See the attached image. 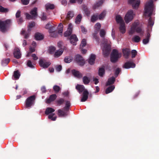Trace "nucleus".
I'll return each instance as SVG.
<instances>
[{
  "label": "nucleus",
  "instance_id": "obj_1",
  "mask_svg": "<svg viewBox=\"0 0 159 159\" xmlns=\"http://www.w3.org/2000/svg\"><path fill=\"white\" fill-rule=\"evenodd\" d=\"M155 9L153 0H149L146 3L144 7V15L145 16L149 17L147 31H149L150 29L152 30V27L154 25V21L151 16L153 14L154 11H155Z\"/></svg>",
  "mask_w": 159,
  "mask_h": 159
},
{
  "label": "nucleus",
  "instance_id": "obj_2",
  "mask_svg": "<svg viewBox=\"0 0 159 159\" xmlns=\"http://www.w3.org/2000/svg\"><path fill=\"white\" fill-rule=\"evenodd\" d=\"M139 25V23L138 22H135L132 25L129 31L130 34H133L136 31L137 33H139L140 36H143L144 31L142 30L141 27L138 26Z\"/></svg>",
  "mask_w": 159,
  "mask_h": 159
},
{
  "label": "nucleus",
  "instance_id": "obj_3",
  "mask_svg": "<svg viewBox=\"0 0 159 159\" xmlns=\"http://www.w3.org/2000/svg\"><path fill=\"white\" fill-rule=\"evenodd\" d=\"M70 103L69 101H66V106L64 108V111L62 109H59L58 110L57 114L59 117H64L68 115V113L67 112L69 111L70 107Z\"/></svg>",
  "mask_w": 159,
  "mask_h": 159
},
{
  "label": "nucleus",
  "instance_id": "obj_4",
  "mask_svg": "<svg viewBox=\"0 0 159 159\" xmlns=\"http://www.w3.org/2000/svg\"><path fill=\"white\" fill-rule=\"evenodd\" d=\"M35 99V96L34 95L31 96L27 98L25 101V107L26 108H30L34 105Z\"/></svg>",
  "mask_w": 159,
  "mask_h": 159
},
{
  "label": "nucleus",
  "instance_id": "obj_5",
  "mask_svg": "<svg viewBox=\"0 0 159 159\" xmlns=\"http://www.w3.org/2000/svg\"><path fill=\"white\" fill-rule=\"evenodd\" d=\"M120 57L117 50L115 49H113L111 55V61L115 63L118 61Z\"/></svg>",
  "mask_w": 159,
  "mask_h": 159
},
{
  "label": "nucleus",
  "instance_id": "obj_6",
  "mask_svg": "<svg viewBox=\"0 0 159 159\" xmlns=\"http://www.w3.org/2000/svg\"><path fill=\"white\" fill-rule=\"evenodd\" d=\"M135 14H134L133 10H129L126 14L125 17V20L126 23L131 21L133 19Z\"/></svg>",
  "mask_w": 159,
  "mask_h": 159
},
{
  "label": "nucleus",
  "instance_id": "obj_7",
  "mask_svg": "<svg viewBox=\"0 0 159 159\" xmlns=\"http://www.w3.org/2000/svg\"><path fill=\"white\" fill-rule=\"evenodd\" d=\"M75 61L80 66H83L85 63L83 57L80 55H77L75 56Z\"/></svg>",
  "mask_w": 159,
  "mask_h": 159
},
{
  "label": "nucleus",
  "instance_id": "obj_8",
  "mask_svg": "<svg viewBox=\"0 0 159 159\" xmlns=\"http://www.w3.org/2000/svg\"><path fill=\"white\" fill-rule=\"evenodd\" d=\"M129 3L131 5L133 9H137L140 4V0H129Z\"/></svg>",
  "mask_w": 159,
  "mask_h": 159
},
{
  "label": "nucleus",
  "instance_id": "obj_9",
  "mask_svg": "<svg viewBox=\"0 0 159 159\" xmlns=\"http://www.w3.org/2000/svg\"><path fill=\"white\" fill-rule=\"evenodd\" d=\"M111 50V46L109 44H106L104 46L103 50V54L104 57L108 56L110 54Z\"/></svg>",
  "mask_w": 159,
  "mask_h": 159
},
{
  "label": "nucleus",
  "instance_id": "obj_10",
  "mask_svg": "<svg viewBox=\"0 0 159 159\" xmlns=\"http://www.w3.org/2000/svg\"><path fill=\"white\" fill-rule=\"evenodd\" d=\"M40 66L44 68H48L51 64L49 61H47L43 59H40L39 61Z\"/></svg>",
  "mask_w": 159,
  "mask_h": 159
},
{
  "label": "nucleus",
  "instance_id": "obj_11",
  "mask_svg": "<svg viewBox=\"0 0 159 159\" xmlns=\"http://www.w3.org/2000/svg\"><path fill=\"white\" fill-rule=\"evenodd\" d=\"M67 39L70 40V43L74 45H76V42L78 40L76 35L75 34L72 35Z\"/></svg>",
  "mask_w": 159,
  "mask_h": 159
},
{
  "label": "nucleus",
  "instance_id": "obj_12",
  "mask_svg": "<svg viewBox=\"0 0 159 159\" xmlns=\"http://www.w3.org/2000/svg\"><path fill=\"white\" fill-rule=\"evenodd\" d=\"M135 66V64L133 62L128 61L125 62L122 66V67L124 69H128L130 68H134Z\"/></svg>",
  "mask_w": 159,
  "mask_h": 159
},
{
  "label": "nucleus",
  "instance_id": "obj_13",
  "mask_svg": "<svg viewBox=\"0 0 159 159\" xmlns=\"http://www.w3.org/2000/svg\"><path fill=\"white\" fill-rule=\"evenodd\" d=\"M122 52L123 56L126 59L128 58L130 53V49L128 48H126L122 49Z\"/></svg>",
  "mask_w": 159,
  "mask_h": 159
},
{
  "label": "nucleus",
  "instance_id": "obj_14",
  "mask_svg": "<svg viewBox=\"0 0 159 159\" xmlns=\"http://www.w3.org/2000/svg\"><path fill=\"white\" fill-rule=\"evenodd\" d=\"M13 54L14 57L17 59H19L21 57V54L20 50L18 48H16L15 49Z\"/></svg>",
  "mask_w": 159,
  "mask_h": 159
},
{
  "label": "nucleus",
  "instance_id": "obj_15",
  "mask_svg": "<svg viewBox=\"0 0 159 159\" xmlns=\"http://www.w3.org/2000/svg\"><path fill=\"white\" fill-rule=\"evenodd\" d=\"M71 72L73 75L75 77L80 78L82 77V74L78 71L73 69L71 70Z\"/></svg>",
  "mask_w": 159,
  "mask_h": 159
},
{
  "label": "nucleus",
  "instance_id": "obj_16",
  "mask_svg": "<svg viewBox=\"0 0 159 159\" xmlns=\"http://www.w3.org/2000/svg\"><path fill=\"white\" fill-rule=\"evenodd\" d=\"M89 94V92L87 89H85L83 91V96L81 99V101L82 102L85 101L88 98Z\"/></svg>",
  "mask_w": 159,
  "mask_h": 159
},
{
  "label": "nucleus",
  "instance_id": "obj_17",
  "mask_svg": "<svg viewBox=\"0 0 159 159\" xmlns=\"http://www.w3.org/2000/svg\"><path fill=\"white\" fill-rule=\"evenodd\" d=\"M57 96L56 94H53L50 96L49 98L46 101L47 103H50L52 102L56 98Z\"/></svg>",
  "mask_w": 159,
  "mask_h": 159
},
{
  "label": "nucleus",
  "instance_id": "obj_18",
  "mask_svg": "<svg viewBox=\"0 0 159 159\" xmlns=\"http://www.w3.org/2000/svg\"><path fill=\"white\" fill-rule=\"evenodd\" d=\"M150 31H147V35L146 38L143 40V43L144 44H146L148 43L150 39L151 35L150 33Z\"/></svg>",
  "mask_w": 159,
  "mask_h": 159
},
{
  "label": "nucleus",
  "instance_id": "obj_19",
  "mask_svg": "<svg viewBox=\"0 0 159 159\" xmlns=\"http://www.w3.org/2000/svg\"><path fill=\"white\" fill-rule=\"evenodd\" d=\"M75 88L80 93L85 90V87L83 85L78 84L76 86Z\"/></svg>",
  "mask_w": 159,
  "mask_h": 159
},
{
  "label": "nucleus",
  "instance_id": "obj_20",
  "mask_svg": "<svg viewBox=\"0 0 159 159\" xmlns=\"http://www.w3.org/2000/svg\"><path fill=\"white\" fill-rule=\"evenodd\" d=\"M35 39L37 40H40L43 39L44 35L39 33H36L34 35Z\"/></svg>",
  "mask_w": 159,
  "mask_h": 159
},
{
  "label": "nucleus",
  "instance_id": "obj_21",
  "mask_svg": "<svg viewBox=\"0 0 159 159\" xmlns=\"http://www.w3.org/2000/svg\"><path fill=\"white\" fill-rule=\"evenodd\" d=\"M37 8L36 7H34L30 11V14L35 19L38 16V14L37 12Z\"/></svg>",
  "mask_w": 159,
  "mask_h": 159
},
{
  "label": "nucleus",
  "instance_id": "obj_22",
  "mask_svg": "<svg viewBox=\"0 0 159 159\" xmlns=\"http://www.w3.org/2000/svg\"><path fill=\"white\" fill-rule=\"evenodd\" d=\"M96 58V56L95 55L91 54L89 61V63L91 65H93L94 63V61Z\"/></svg>",
  "mask_w": 159,
  "mask_h": 159
},
{
  "label": "nucleus",
  "instance_id": "obj_23",
  "mask_svg": "<svg viewBox=\"0 0 159 159\" xmlns=\"http://www.w3.org/2000/svg\"><path fill=\"white\" fill-rule=\"evenodd\" d=\"M115 81V78L114 76L108 79V81L106 84V85L107 86L113 84Z\"/></svg>",
  "mask_w": 159,
  "mask_h": 159
},
{
  "label": "nucleus",
  "instance_id": "obj_24",
  "mask_svg": "<svg viewBox=\"0 0 159 159\" xmlns=\"http://www.w3.org/2000/svg\"><path fill=\"white\" fill-rule=\"evenodd\" d=\"M65 102V101L64 98H60L57 100L56 102L57 106H60L62 105Z\"/></svg>",
  "mask_w": 159,
  "mask_h": 159
},
{
  "label": "nucleus",
  "instance_id": "obj_25",
  "mask_svg": "<svg viewBox=\"0 0 159 159\" xmlns=\"http://www.w3.org/2000/svg\"><path fill=\"white\" fill-rule=\"evenodd\" d=\"M74 13L72 11H69L67 13L66 19L69 20L73 17L74 16Z\"/></svg>",
  "mask_w": 159,
  "mask_h": 159
},
{
  "label": "nucleus",
  "instance_id": "obj_26",
  "mask_svg": "<svg viewBox=\"0 0 159 159\" xmlns=\"http://www.w3.org/2000/svg\"><path fill=\"white\" fill-rule=\"evenodd\" d=\"M121 33L123 34L125 32V24L124 23H122L120 24V26L119 27Z\"/></svg>",
  "mask_w": 159,
  "mask_h": 159
},
{
  "label": "nucleus",
  "instance_id": "obj_27",
  "mask_svg": "<svg viewBox=\"0 0 159 159\" xmlns=\"http://www.w3.org/2000/svg\"><path fill=\"white\" fill-rule=\"evenodd\" d=\"M90 81V79L87 76H85L83 78V81L84 84L87 85L88 84Z\"/></svg>",
  "mask_w": 159,
  "mask_h": 159
},
{
  "label": "nucleus",
  "instance_id": "obj_28",
  "mask_svg": "<svg viewBox=\"0 0 159 159\" xmlns=\"http://www.w3.org/2000/svg\"><path fill=\"white\" fill-rule=\"evenodd\" d=\"M116 22L120 24L122 23H124L123 19L120 15H117L116 16Z\"/></svg>",
  "mask_w": 159,
  "mask_h": 159
},
{
  "label": "nucleus",
  "instance_id": "obj_29",
  "mask_svg": "<svg viewBox=\"0 0 159 159\" xmlns=\"http://www.w3.org/2000/svg\"><path fill=\"white\" fill-rule=\"evenodd\" d=\"M104 0H100L94 5L93 8L95 9L101 6L103 3Z\"/></svg>",
  "mask_w": 159,
  "mask_h": 159
},
{
  "label": "nucleus",
  "instance_id": "obj_30",
  "mask_svg": "<svg viewBox=\"0 0 159 159\" xmlns=\"http://www.w3.org/2000/svg\"><path fill=\"white\" fill-rule=\"evenodd\" d=\"M6 29V26L3 21H0V29L1 31L2 32H4Z\"/></svg>",
  "mask_w": 159,
  "mask_h": 159
},
{
  "label": "nucleus",
  "instance_id": "obj_31",
  "mask_svg": "<svg viewBox=\"0 0 159 159\" xmlns=\"http://www.w3.org/2000/svg\"><path fill=\"white\" fill-rule=\"evenodd\" d=\"M55 111V110L51 107H48L46 109L45 111V114L48 115L51 113Z\"/></svg>",
  "mask_w": 159,
  "mask_h": 159
},
{
  "label": "nucleus",
  "instance_id": "obj_32",
  "mask_svg": "<svg viewBox=\"0 0 159 159\" xmlns=\"http://www.w3.org/2000/svg\"><path fill=\"white\" fill-rule=\"evenodd\" d=\"M63 49H60L59 50H57L55 52L54 54V57H58L60 56L63 52Z\"/></svg>",
  "mask_w": 159,
  "mask_h": 159
},
{
  "label": "nucleus",
  "instance_id": "obj_33",
  "mask_svg": "<svg viewBox=\"0 0 159 159\" xmlns=\"http://www.w3.org/2000/svg\"><path fill=\"white\" fill-rule=\"evenodd\" d=\"M59 28L58 29V33L61 36L62 35V32L63 30V25L62 24L60 23L58 25Z\"/></svg>",
  "mask_w": 159,
  "mask_h": 159
},
{
  "label": "nucleus",
  "instance_id": "obj_34",
  "mask_svg": "<svg viewBox=\"0 0 159 159\" xmlns=\"http://www.w3.org/2000/svg\"><path fill=\"white\" fill-rule=\"evenodd\" d=\"M115 86L114 85H111L107 88L106 90L105 93L106 94H108L111 92L114 89Z\"/></svg>",
  "mask_w": 159,
  "mask_h": 159
},
{
  "label": "nucleus",
  "instance_id": "obj_35",
  "mask_svg": "<svg viewBox=\"0 0 159 159\" xmlns=\"http://www.w3.org/2000/svg\"><path fill=\"white\" fill-rule=\"evenodd\" d=\"M105 73L104 68L103 67L100 68L98 70V75L101 77H102Z\"/></svg>",
  "mask_w": 159,
  "mask_h": 159
},
{
  "label": "nucleus",
  "instance_id": "obj_36",
  "mask_svg": "<svg viewBox=\"0 0 159 159\" xmlns=\"http://www.w3.org/2000/svg\"><path fill=\"white\" fill-rule=\"evenodd\" d=\"M10 61V58H7L3 59L2 60L1 64L3 66H5L7 65L9 63Z\"/></svg>",
  "mask_w": 159,
  "mask_h": 159
},
{
  "label": "nucleus",
  "instance_id": "obj_37",
  "mask_svg": "<svg viewBox=\"0 0 159 159\" xmlns=\"http://www.w3.org/2000/svg\"><path fill=\"white\" fill-rule=\"evenodd\" d=\"M82 16L81 15L79 14L76 17L75 19V22L76 24H79L80 22Z\"/></svg>",
  "mask_w": 159,
  "mask_h": 159
},
{
  "label": "nucleus",
  "instance_id": "obj_38",
  "mask_svg": "<svg viewBox=\"0 0 159 159\" xmlns=\"http://www.w3.org/2000/svg\"><path fill=\"white\" fill-rule=\"evenodd\" d=\"M72 57L70 56L66 57L64 59V62L66 63H70L72 61Z\"/></svg>",
  "mask_w": 159,
  "mask_h": 159
},
{
  "label": "nucleus",
  "instance_id": "obj_39",
  "mask_svg": "<svg viewBox=\"0 0 159 159\" xmlns=\"http://www.w3.org/2000/svg\"><path fill=\"white\" fill-rule=\"evenodd\" d=\"M45 8L46 10L53 9L54 8V6L53 4H47L45 5Z\"/></svg>",
  "mask_w": 159,
  "mask_h": 159
},
{
  "label": "nucleus",
  "instance_id": "obj_40",
  "mask_svg": "<svg viewBox=\"0 0 159 159\" xmlns=\"http://www.w3.org/2000/svg\"><path fill=\"white\" fill-rule=\"evenodd\" d=\"M20 76V74L18 70L15 71L14 72L13 76L14 78L16 79H18L19 78Z\"/></svg>",
  "mask_w": 159,
  "mask_h": 159
},
{
  "label": "nucleus",
  "instance_id": "obj_41",
  "mask_svg": "<svg viewBox=\"0 0 159 159\" xmlns=\"http://www.w3.org/2000/svg\"><path fill=\"white\" fill-rule=\"evenodd\" d=\"M140 38L138 35L134 36L133 38H132V40L134 42L136 43H138L140 40Z\"/></svg>",
  "mask_w": 159,
  "mask_h": 159
},
{
  "label": "nucleus",
  "instance_id": "obj_42",
  "mask_svg": "<svg viewBox=\"0 0 159 159\" xmlns=\"http://www.w3.org/2000/svg\"><path fill=\"white\" fill-rule=\"evenodd\" d=\"M54 115L55 113H52L49 115L48 118L49 119H51L52 121H55L56 120L57 117L56 116H53Z\"/></svg>",
  "mask_w": 159,
  "mask_h": 159
},
{
  "label": "nucleus",
  "instance_id": "obj_43",
  "mask_svg": "<svg viewBox=\"0 0 159 159\" xmlns=\"http://www.w3.org/2000/svg\"><path fill=\"white\" fill-rule=\"evenodd\" d=\"M57 33V31H55L50 34V36L52 38H56L58 37V35Z\"/></svg>",
  "mask_w": 159,
  "mask_h": 159
},
{
  "label": "nucleus",
  "instance_id": "obj_44",
  "mask_svg": "<svg viewBox=\"0 0 159 159\" xmlns=\"http://www.w3.org/2000/svg\"><path fill=\"white\" fill-rule=\"evenodd\" d=\"M98 19V15L97 14L93 15L92 16L91 21L93 22H95Z\"/></svg>",
  "mask_w": 159,
  "mask_h": 159
},
{
  "label": "nucleus",
  "instance_id": "obj_45",
  "mask_svg": "<svg viewBox=\"0 0 159 159\" xmlns=\"http://www.w3.org/2000/svg\"><path fill=\"white\" fill-rule=\"evenodd\" d=\"M83 10L85 13L88 16H89L90 14V12L87 8L86 6H84L83 7Z\"/></svg>",
  "mask_w": 159,
  "mask_h": 159
},
{
  "label": "nucleus",
  "instance_id": "obj_46",
  "mask_svg": "<svg viewBox=\"0 0 159 159\" xmlns=\"http://www.w3.org/2000/svg\"><path fill=\"white\" fill-rule=\"evenodd\" d=\"M35 25V23L34 22H32L29 23V25L28 26L29 28L28 29V31L30 32L31 30V28L34 27Z\"/></svg>",
  "mask_w": 159,
  "mask_h": 159
},
{
  "label": "nucleus",
  "instance_id": "obj_47",
  "mask_svg": "<svg viewBox=\"0 0 159 159\" xmlns=\"http://www.w3.org/2000/svg\"><path fill=\"white\" fill-rule=\"evenodd\" d=\"M72 33V32L67 30L65 31L63 34L64 37H67L70 36Z\"/></svg>",
  "mask_w": 159,
  "mask_h": 159
},
{
  "label": "nucleus",
  "instance_id": "obj_48",
  "mask_svg": "<svg viewBox=\"0 0 159 159\" xmlns=\"http://www.w3.org/2000/svg\"><path fill=\"white\" fill-rule=\"evenodd\" d=\"M53 89L56 93H58L60 90V87L57 85H55L53 86Z\"/></svg>",
  "mask_w": 159,
  "mask_h": 159
},
{
  "label": "nucleus",
  "instance_id": "obj_49",
  "mask_svg": "<svg viewBox=\"0 0 159 159\" xmlns=\"http://www.w3.org/2000/svg\"><path fill=\"white\" fill-rule=\"evenodd\" d=\"M106 14V12L105 11H102L99 16L98 18L99 20H102L104 18Z\"/></svg>",
  "mask_w": 159,
  "mask_h": 159
},
{
  "label": "nucleus",
  "instance_id": "obj_50",
  "mask_svg": "<svg viewBox=\"0 0 159 159\" xmlns=\"http://www.w3.org/2000/svg\"><path fill=\"white\" fill-rule=\"evenodd\" d=\"M8 11V9L7 8H5L2 6L0 5V12L3 13H6Z\"/></svg>",
  "mask_w": 159,
  "mask_h": 159
},
{
  "label": "nucleus",
  "instance_id": "obj_51",
  "mask_svg": "<svg viewBox=\"0 0 159 159\" xmlns=\"http://www.w3.org/2000/svg\"><path fill=\"white\" fill-rule=\"evenodd\" d=\"M121 71L120 69L119 68H117L115 70V78L117 77L120 72Z\"/></svg>",
  "mask_w": 159,
  "mask_h": 159
},
{
  "label": "nucleus",
  "instance_id": "obj_52",
  "mask_svg": "<svg viewBox=\"0 0 159 159\" xmlns=\"http://www.w3.org/2000/svg\"><path fill=\"white\" fill-rule=\"evenodd\" d=\"M101 25L99 23H97L95 25V27L96 28V30L97 31H96L98 32V30H99L101 28Z\"/></svg>",
  "mask_w": 159,
  "mask_h": 159
},
{
  "label": "nucleus",
  "instance_id": "obj_53",
  "mask_svg": "<svg viewBox=\"0 0 159 159\" xmlns=\"http://www.w3.org/2000/svg\"><path fill=\"white\" fill-rule=\"evenodd\" d=\"M86 44V41L85 39H82L80 44V47H84Z\"/></svg>",
  "mask_w": 159,
  "mask_h": 159
},
{
  "label": "nucleus",
  "instance_id": "obj_54",
  "mask_svg": "<svg viewBox=\"0 0 159 159\" xmlns=\"http://www.w3.org/2000/svg\"><path fill=\"white\" fill-rule=\"evenodd\" d=\"M56 48L53 46H51L49 48V51L50 54H53L55 50H56Z\"/></svg>",
  "mask_w": 159,
  "mask_h": 159
},
{
  "label": "nucleus",
  "instance_id": "obj_55",
  "mask_svg": "<svg viewBox=\"0 0 159 159\" xmlns=\"http://www.w3.org/2000/svg\"><path fill=\"white\" fill-rule=\"evenodd\" d=\"M26 18L27 19L30 20V19H34L35 18L33 17V16L28 13H25V14Z\"/></svg>",
  "mask_w": 159,
  "mask_h": 159
},
{
  "label": "nucleus",
  "instance_id": "obj_56",
  "mask_svg": "<svg viewBox=\"0 0 159 159\" xmlns=\"http://www.w3.org/2000/svg\"><path fill=\"white\" fill-rule=\"evenodd\" d=\"M106 32L104 30L102 29L100 32V35L101 37H104L105 35Z\"/></svg>",
  "mask_w": 159,
  "mask_h": 159
},
{
  "label": "nucleus",
  "instance_id": "obj_57",
  "mask_svg": "<svg viewBox=\"0 0 159 159\" xmlns=\"http://www.w3.org/2000/svg\"><path fill=\"white\" fill-rule=\"evenodd\" d=\"M137 52L135 50H133L131 51L132 57L134 58L137 54Z\"/></svg>",
  "mask_w": 159,
  "mask_h": 159
},
{
  "label": "nucleus",
  "instance_id": "obj_58",
  "mask_svg": "<svg viewBox=\"0 0 159 159\" xmlns=\"http://www.w3.org/2000/svg\"><path fill=\"white\" fill-rule=\"evenodd\" d=\"M98 32L96 31L95 33L93 34V38L95 39L97 41H99V37L97 36V34Z\"/></svg>",
  "mask_w": 159,
  "mask_h": 159
},
{
  "label": "nucleus",
  "instance_id": "obj_59",
  "mask_svg": "<svg viewBox=\"0 0 159 159\" xmlns=\"http://www.w3.org/2000/svg\"><path fill=\"white\" fill-rule=\"evenodd\" d=\"M27 66L30 68H34V66L32 64L30 60H28L27 64Z\"/></svg>",
  "mask_w": 159,
  "mask_h": 159
},
{
  "label": "nucleus",
  "instance_id": "obj_60",
  "mask_svg": "<svg viewBox=\"0 0 159 159\" xmlns=\"http://www.w3.org/2000/svg\"><path fill=\"white\" fill-rule=\"evenodd\" d=\"M81 31L84 34H86L87 32V29L83 25L80 26Z\"/></svg>",
  "mask_w": 159,
  "mask_h": 159
},
{
  "label": "nucleus",
  "instance_id": "obj_61",
  "mask_svg": "<svg viewBox=\"0 0 159 159\" xmlns=\"http://www.w3.org/2000/svg\"><path fill=\"white\" fill-rule=\"evenodd\" d=\"M48 32L50 34L51 33L54 32L55 31V27L53 26H52L51 27L49 28L48 29Z\"/></svg>",
  "mask_w": 159,
  "mask_h": 159
},
{
  "label": "nucleus",
  "instance_id": "obj_62",
  "mask_svg": "<svg viewBox=\"0 0 159 159\" xmlns=\"http://www.w3.org/2000/svg\"><path fill=\"white\" fill-rule=\"evenodd\" d=\"M30 0H21V2L23 5H26L29 4Z\"/></svg>",
  "mask_w": 159,
  "mask_h": 159
},
{
  "label": "nucleus",
  "instance_id": "obj_63",
  "mask_svg": "<svg viewBox=\"0 0 159 159\" xmlns=\"http://www.w3.org/2000/svg\"><path fill=\"white\" fill-rule=\"evenodd\" d=\"M67 30H69V31L72 32L73 26L70 23L68 25Z\"/></svg>",
  "mask_w": 159,
  "mask_h": 159
},
{
  "label": "nucleus",
  "instance_id": "obj_64",
  "mask_svg": "<svg viewBox=\"0 0 159 159\" xmlns=\"http://www.w3.org/2000/svg\"><path fill=\"white\" fill-rule=\"evenodd\" d=\"M5 24L7 26L8 25H9L11 22V20H7L4 21H3Z\"/></svg>",
  "mask_w": 159,
  "mask_h": 159
}]
</instances>
